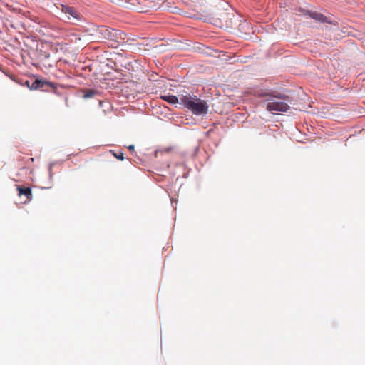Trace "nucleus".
Wrapping results in <instances>:
<instances>
[{"label":"nucleus","mask_w":365,"mask_h":365,"mask_svg":"<svg viewBox=\"0 0 365 365\" xmlns=\"http://www.w3.org/2000/svg\"><path fill=\"white\" fill-rule=\"evenodd\" d=\"M97 41H108L111 47L117 48L120 44L125 43L126 34L122 31L101 26L95 30Z\"/></svg>","instance_id":"obj_1"},{"label":"nucleus","mask_w":365,"mask_h":365,"mask_svg":"<svg viewBox=\"0 0 365 365\" xmlns=\"http://www.w3.org/2000/svg\"><path fill=\"white\" fill-rule=\"evenodd\" d=\"M180 104L190 110L194 115H200L207 114L209 105L207 101L201 100L195 95L184 91L179 94Z\"/></svg>","instance_id":"obj_2"},{"label":"nucleus","mask_w":365,"mask_h":365,"mask_svg":"<svg viewBox=\"0 0 365 365\" xmlns=\"http://www.w3.org/2000/svg\"><path fill=\"white\" fill-rule=\"evenodd\" d=\"M285 99L286 96L284 95L273 96L267 98L266 100L267 101L266 109L270 112H287L289 108V106L283 101Z\"/></svg>","instance_id":"obj_3"},{"label":"nucleus","mask_w":365,"mask_h":365,"mask_svg":"<svg viewBox=\"0 0 365 365\" xmlns=\"http://www.w3.org/2000/svg\"><path fill=\"white\" fill-rule=\"evenodd\" d=\"M61 11L67 20L80 21L81 19V15L73 7L61 5Z\"/></svg>","instance_id":"obj_4"},{"label":"nucleus","mask_w":365,"mask_h":365,"mask_svg":"<svg viewBox=\"0 0 365 365\" xmlns=\"http://www.w3.org/2000/svg\"><path fill=\"white\" fill-rule=\"evenodd\" d=\"M17 190L19 192V195H24L26 197L25 202L27 201H31L32 200V192L30 187H24L21 186H17Z\"/></svg>","instance_id":"obj_5"},{"label":"nucleus","mask_w":365,"mask_h":365,"mask_svg":"<svg viewBox=\"0 0 365 365\" xmlns=\"http://www.w3.org/2000/svg\"><path fill=\"white\" fill-rule=\"evenodd\" d=\"M305 14L309 15V17H311L312 19H313L317 21L322 22V23L328 22L327 18L320 13H318L316 11L311 12V11H307L305 12Z\"/></svg>","instance_id":"obj_6"},{"label":"nucleus","mask_w":365,"mask_h":365,"mask_svg":"<svg viewBox=\"0 0 365 365\" xmlns=\"http://www.w3.org/2000/svg\"><path fill=\"white\" fill-rule=\"evenodd\" d=\"M45 85L51 86L52 84L47 81H43L40 79H36L31 83L30 90H38L40 88H43Z\"/></svg>","instance_id":"obj_7"},{"label":"nucleus","mask_w":365,"mask_h":365,"mask_svg":"<svg viewBox=\"0 0 365 365\" xmlns=\"http://www.w3.org/2000/svg\"><path fill=\"white\" fill-rule=\"evenodd\" d=\"M160 98L167 101L168 103L170 104H176L178 103H180V99H179V95L178 96H173V95H165L161 96Z\"/></svg>","instance_id":"obj_8"},{"label":"nucleus","mask_w":365,"mask_h":365,"mask_svg":"<svg viewBox=\"0 0 365 365\" xmlns=\"http://www.w3.org/2000/svg\"><path fill=\"white\" fill-rule=\"evenodd\" d=\"M96 93L97 92L95 90H93V89L88 90V91H85L83 98H92L96 94Z\"/></svg>","instance_id":"obj_9"},{"label":"nucleus","mask_w":365,"mask_h":365,"mask_svg":"<svg viewBox=\"0 0 365 365\" xmlns=\"http://www.w3.org/2000/svg\"><path fill=\"white\" fill-rule=\"evenodd\" d=\"M143 1H144V3H147L145 6L148 8L153 9V8L156 7V4L153 1H150V0H143Z\"/></svg>","instance_id":"obj_10"},{"label":"nucleus","mask_w":365,"mask_h":365,"mask_svg":"<svg viewBox=\"0 0 365 365\" xmlns=\"http://www.w3.org/2000/svg\"><path fill=\"white\" fill-rule=\"evenodd\" d=\"M110 153H113V155L118 160H123L124 159V156H123V153H115L114 151L113 150H110Z\"/></svg>","instance_id":"obj_11"},{"label":"nucleus","mask_w":365,"mask_h":365,"mask_svg":"<svg viewBox=\"0 0 365 365\" xmlns=\"http://www.w3.org/2000/svg\"><path fill=\"white\" fill-rule=\"evenodd\" d=\"M128 149L129 150H130V151L133 152V151H134V150H135V147H134V145H129V146L128 147Z\"/></svg>","instance_id":"obj_12"},{"label":"nucleus","mask_w":365,"mask_h":365,"mask_svg":"<svg viewBox=\"0 0 365 365\" xmlns=\"http://www.w3.org/2000/svg\"><path fill=\"white\" fill-rule=\"evenodd\" d=\"M25 85L30 89L31 83V82L29 81H26L25 82Z\"/></svg>","instance_id":"obj_13"},{"label":"nucleus","mask_w":365,"mask_h":365,"mask_svg":"<svg viewBox=\"0 0 365 365\" xmlns=\"http://www.w3.org/2000/svg\"><path fill=\"white\" fill-rule=\"evenodd\" d=\"M259 96H262V97H264V96H269V93H261V94H259Z\"/></svg>","instance_id":"obj_14"},{"label":"nucleus","mask_w":365,"mask_h":365,"mask_svg":"<svg viewBox=\"0 0 365 365\" xmlns=\"http://www.w3.org/2000/svg\"><path fill=\"white\" fill-rule=\"evenodd\" d=\"M148 10V9H142L140 11L141 12H147Z\"/></svg>","instance_id":"obj_15"}]
</instances>
